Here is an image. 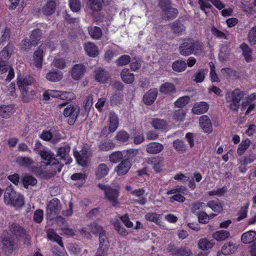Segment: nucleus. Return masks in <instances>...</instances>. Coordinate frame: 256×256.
I'll list each match as a JSON object with an SVG mask.
<instances>
[{
	"instance_id": "c9c22d12",
	"label": "nucleus",
	"mask_w": 256,
	"mask_h": 256,
	"mask_svg": "<svg viewBox=\"0 0 256 256\" xmlns=\"http://www.w3.org/2000/svg\"><path fill=\"white\" fill-rule=\"evenodd\" d=\"M122 80L126 84H132L134 80V74L129 72L128 68H124L120 74Z\"/></svg>"
},
{
	"instance_id": "052dcab7",
	"label": "nucleus",
	"mask_w": 256,
	"mask_h": 256,
	"mask_svg": "<svg viewBox=\"0 0 256 256\" xmlns=\"http://www.w3.org/2000/svg\"><path fill=\"white\" fill-rule=\"evenodd\" d=\"M130 60V57L128 55L124 54L116 60V63L118 66H124L128 64Z\"/></svg>"
},
{
	"instance_id": "4be33fe9",
	"label": "nucleus",
	"mask_w": 256,
	"mask_h": 256,
	"mask_svg": "<svg viewBox=\"0 0 256 256\" xmlns=\"http://www.w3.org/2000/svg\"><path fill=\"white\" fill-rule=\"evenodd\" d=\"M56 3L54 0H50L47 2L41 8L40 12L46 16L53 14L56 10Z\"/></svg>"
},
{
	"instance_id": "393cba45",
	"label": "nucleus",
	"mask_w": 256,
	"mask_h": 256,
	"mask_svg": "<svg viewBox=\"0 0 256 256\" xmlns=\"http://www.w3.org/2000/svg\"><path fill=\"white\" fill-rule=\"evenodd\" d=\"M172 145L175 150L179 154L186 152L188 146L186 142L178 138L172 142Z\"/></svg>"
},
{
	"instance_id": "7c9ffc66",
	"label": "nucleus",
	"mask_w": 256,
	"mask_h": 256,
	"mask_svg": "<svg viewBox=\"0 0 256 256\" xmlns=\"http://www.w3.org/2000/svg\"><path fill=\"white\" fill-rule=\"evenodd\" d=\"M46 78L49 81L56 82L62 78V72L56 70L50 71L46 75Z\"/></svg>"
},
{
	"instance_id": "603ef678",
	"label": "nucleus",
	"mask_w": 256,
	"mask_h": 256,
	"mask_svg": "<svg viewBox=\"0 0 256 256\" xmlns=\"http://www.w3.org/2000/svg\"><path fill=\"white\" fill-rule=\"evenodd\" d=\"M123 100V95L120 92H116L110 99V103L112 106H116L122 103Z\"/></svg>"
},
{
	"instance_id": "37998d69",
	"label": "nucleus",
	"mask_w": 256,
	"mask_h": 256,
	"mask_svg": "<svg viewBox=\"0 0 256 256\" xmlns=\"http://www.w3.org/2000/svg\"><path fill=\"white\" fill-rule=\"evenodd\" d=\"M114 146V143L111 140H106L100 143L98 148L101 151H108L112 150Z\"/></svg>"
},
{
	"instance_id": "1a4fd4ad",
	"label": "nucleus",
	"mask_w": 256,
	"mask_h": 256,
	"mask_svg": "<svg viewBox=\"0 0 256 256\" xmlns=\"http://www.w3.org/2000/svg\"><path fill=\"white\" fill-rule=\"evenodd\" d=\"M8 230L11 234L18 239L20 240L24 236H26L25 229L18 223L9 222Z\"/></svg>"
},
{
	"instance_id": "6ab92c4d",
	"label": "nucleus",
	"mask_w": 256,
	"mask_h": 256,
	"mask_svg": "<svg viewBox=\"0 0 256 256\" xmlns=\"http://www.w3.org/2000/svg\"><path fill=\"white\" fill-rule=\"evenodd\" d=\"M208 108L209 105L207 102H200L194 104L192 110L194 114L200 115L206 112Z\"/></svg>"
},
{
	"instance_id": "de8ad7c7",
	"label": "nucleus",
	"mask_w": 256,
	"mask_h": 256,
	"mask_svg": "<svg viewBox=\"0 0 256 256\" xmlns=\"http://www.w3.org/2000/svg\"><path fill=\"white\" fill-rule=\"evenodd\" d=\"M230 236V232L227 230H224L216 232L212 234V237L218 241L224 240Z\"/></svg>"
},
{
	"instance_id": "5fc2aeb1",
	"label": "nucleus",
	"mask_w": 256,
	"mask_h": 256,
	"mask_svg": "<svg viewBox=\"0 0 256 256\" xmlns=\"http://www.w3.org/2000/svg\"><path fill=\"white\" fill-rule=\"evenodd\" d=\"M206 206V204L202 202L194 203L192 204L191 208L192 212L198 216L200 214L203 209Z\"/></svg>"
},
{
	"instance_id": "a878e982",
	"label": "nucleus",
	"mask_w": 256,
	"mask_h": 256,
	"mask_svg": "<svg viewBox=\"0 0 256 256\" xmlns=\"http://www.w3.org/2000/svg\"><path fill=\"white\" fill-rule=\"evenodd\" d=\"M236 250V246L232 242H226L222 246L221 252H218L216 256H220V254L226 256L229 255L233 252Z\"/></svg>"
},
{
	"instance_id": "58836bf2",
	"label": "nucleus",
	"mask_w": 256,
	"mask_h": 256,
	"mask_svg": "<svg viewBox=\"0 0 256 256\" xmlns=\"http://www.w3.org/2000/svg\"><path fill=\"white\" fill-rule=\"evenodd\" d=\"M10 36V29L6 26L2 28L0 26V45L8 41Z\"/></svg>"
},
{
	"instance_id": "f8f14e48",
	"label": "nucleus",
	"mask_w": 256,
	"mask_h": 256,
	"mask_svg": "<svg viewBox=\"0 0 256 256\" xmlns=\"http://www.w3.org/2000/svg\"><path fill=\"white\" fill-rule=\"evenodd\" d=\"M17 84L21 92V97L24 102H28L34 98L35 92L30 88L24 87L20 82H17Z\"/></svg>"
},
{
	"instance_id": "79ce46f5",
	"label": "nucleus",
	"mask_w": 256,
	"mask_h": 256,
	"mask_svg": "<svg viewBox=\"0 0 256 256\" xmlns=\"http://www.w3.org/2000/svg\"><path fill=\"white\" fill-rule=\"evenodd\" d=\"M95 78L98 82L104 83L108 78V73L102 69H98L94 72Z\"/></svg>"
},
{
	"instance_id": "b1692460",
	"label": "nucleus",
	"mask_w": 256,
	"mask_h": 256,
	"mask_svg": "<svg viewBox=\"0 0 256 256\" xmlns=\"http://www.w3.org/2000/svg\"><path fill=\"white\" fill-rule=\"evenodd\" d=\"M157 96V90L151 89L144 96L143 101L145 104L150 105L154 102Z\"/></svg>"
},
{
	"instance_id": "c03bdc74",
	"label": "nucleus",
	"mask_w": 256,
	"mask_h": 256,
	"mask_svg": "<svg viewBox=\"0 0 256 256\" xmlns=\"http://www.w3.org/2000/svg\"><path fill=\"white\" fill-rule=\"evenodd\" d=\"M172 68L176 72H184L186 68V63L182 60H176L173 62Z\"/></svg>"
},
{
	"instance_id": "5701e85b",
	"label": "nucleus",
	"mask_w": 256,
	"mask_h": 256,
	"mask_svg": "<svg viewBox=\"0 0 256 256\" xmlns=\"http://www.w3.org/2000/svg\"><path fill=\"white\" fill-rule=\"evenodd\" d=\"M86 70V67L82 64L74 66L72 71V76L74 80H78L82 78Z\"/></svg>"
},
{
	"instance_id": "f257e3e1",
	"label": "nucleus",
	"mask_w": 256,
	"mask_h": 256,
	"mask_svg": "<svg viewBox=\"0 0 256 256\" xmlns=\"http://www.w3.org/2000/svg\"><path fill=\"white\" fill-rule=\"evenodd\" d=\"M34 150L44 160L43 163L45 166H50L52 168V172L48 174H46V177L51 178L58 172H60L64 164L59 162L58 159L54 156L52 152L43 146L39 141L36 142Z\"/></svg>"
},
{
	"instance_id": "a18cd8bd",
	"label": "nucleus",
	"mask_w": 256,
	"mask_h": 256,
	"mask_svg": "<svg viewBox=\"0 0 256 256\" xmlns=\"http://www.w3.org/2000/svg\"><path fill=\"white\" fill-rule=\"evenodd\" d=\"M214 244V240H208L206 238H202L199 240L198 245L200 249L208 250L212 248Z\"/></svg>"
},
{
	"instance_id": "c756f323",
	"label": "nucleus",
	"mask_w": 256,
	"mask_h": 256,
	"mask_svg": "<svg viewBox=\"0 0 256 256\" xmlns=\"http://www.w3.org/2000/svg\"><path fill=\"white\" fill-rule=\"evenodd\" d=\"M14 112V108L12 105H2L0 106V116L3 118H9Z\"/></svg>"
},
{
	"instance_id": "dca6fc26",
	"label": "nucleus",
	"mask_w": 256,
	"mask_h": 256,
	"mask_svg": "<svg viewBox=\"0 0 256 256\" xmlns=\"http://www.w3.org/2000/svg\"><path fill=\"white\" fill-rule=\"evenodd\" d=\"M168 250L174 256H190L192 254V251L186 248H177L169 245Z\"/></svg>"
},
{
	"instance_id": "39448f33",
	"label": "nucleus",
	"mask_w": 256,
	"mask_h": 256,
	"mask_svg": "<svg viewBox=\"0 0 256 256\" xmlns=\"http://www.w3.org/2000/svg\"><path fill=\"white\" fill-rule=\"evenodd\" d=\"M98 187L104 191L106 198L112 203V206H116L118 204V198L119 196V192L117 189L101 184H98Z\"/></svg>"
},
{
	"instance_id": "338daca9",
	"label": "nucleus",
	"mask_w": 256,
	"mask_h": 256,
	"mask_svg": "<svg viewBox=\"0 0 256 256\" xmlns=\"http://www.w3.org/2000/svg\"><path fill=\"white\" fill-rule=\"evenodd\" d=\"M190 100L188 96L180 97L175 102V105L176 107L182 108L188 103Z\"/></svg>"
},
{
	"instance_id": "13d9d810",
	"label": "nucleus",
	"mask_w": 256,
	"mask_h": 256,
	"mask_svg": "<svg viewBox=\"0 0 256 256\" xmlns=\"http://www.w3.org/2000/svg\"><path fill=\"white\" fill-rule=\"evenodd\" d=\"M248 40L251 45L256 44V25L254 26L248 32Z\"/></svg>"
},
{
	"instance_id": "774afa93",
	"label": "nucleus",
	"mask_w": 256,
	"mask_h": 256,
	"mask_svg": "<svg viewBox=\"0 0 256 256\" xmlns=\"http://www.w3.org/2000/svg\"><path fill=\"white\" fill-rule=\"evenodd\" d=\"M69 4L73 12H78L80 10L81 2L80 0H70Z\"/></svg>"
},
{
	"instance_id": "3c124183",
	"label": "nucleus",
	"mask_w": 256,
	"mask_h": 256,
	"mask_svg": "<svg viewBox=\"0 0 256 256\" xmlns=\"http://www.w3.org/2000/svg\"><path fill=\"white\" fill-rule=\"evenodd\" d=\"M42 31L40 30H35L32 32L30 36V39L32 41V46L37 45L42 38Z\"/></svg>"
},
{
	"instance_id": "a19ab883",
	"label": "nucleus",
	"mask_w": 256,
	"mask_h": 256,
	"mask_svg": "<svg viewBox=\"0 0 256 256\" xmlns=\"http://www.w3.org/2000/svg\"><path fill=\"white\" fill-rule=\"evenodd\" d=\"M114 138L116 141L124 143L128 140L130 134L124 130H120L116 133Z\"/></svg>"
},
{
	"instance_id": "f03ea898",
	"label": "nucleus",
	"mask_w": 256,
	"mask_h": 256,
	"mask_svg": "<svg viewBox=\"0 0 256 256\" xmlns=\"http://www.w3.org/2000/svg\"><path fill=\"white\" fill-rule=\"evenodd\" d=\"M204 50V46L202 42L190 38L184 40L179 46L180 53L185 56H188L192 53L195 55H200Z\"/></svg>"
},
{
	"instance_id": "0eeeda50",
	"label": "nucleus",
	"mask_w": 256,
	"mask_h": 256,
	"mask_svg": "<svg viewBox=\"0 0 256 256\" xmlns=\"http://www.w3.org/2000/svg\"><path fill=\"white\" fill-rule=\"evenodd\" d=\"M14 240L6 231L0 237V246L6 253L11 254L14 249Z\"/></svg>"
},
{
	"instance_id": "f3484780",
	"label": "nucleus",
	"mask_w": 256,
	"mask_h": 256,
	"mask_svg": "<svg viewBox=\"0 0 256 256\" xmlns=\"http://www.w3.org/2000/svg\"><path fill=\"white\" fill-rule=\"evenodd\" d=\"M162 18L165 20H170L175 18L178 14V10L172 6L166 8L162 10Z\"/></svg>"
},
{
	"instance_id": "7ed1b4c3",
	"label": "nucleus",
	"mask_w": 256,
	"mask_h": 256,
	"mask_svg": "<svg viewBox=\"0 0 256 256\" xmlns=\"http://www.w3.org/2000/svg\"><path fill=\"white\" fill-rule=\"evenodd\" d=\"M4 200L6 204L14 207H22L24 203L22 196L14 191L11 184L6 189Z\"/></svg>"
},
{
	"instance_id": "bb28decb",
	"label": "nucleus",
	"mask_w": 256,
	"mask_h": 256,
	"mask_svg": "<svg viewBox=\"0 0 256 256\" xmlns=\"http://www.w3.org/2000/svg\"><path fill=\"white\" fill-rule=\"evenodd\" d=\"M170 26L173 32L178 35L181 34L186 30V27L180 20H176L175 22L170 23Z\"/></svg>"
},
{
	"instance_id": "412c9836",
	"label": "nucleus",
	"mask_w": 256,
	"mask_h": 256,
	"mask_svg": "<svg viewBox=\"0 0 256 256\" xmlns=\"http://www.w3.org/2000/svg\"><path fill=\"white\" fill-rule=\"evenodd\" d=\"M200 126L206 132L210 133L212 130V126L209 117L206 115H203L199 119Z\"/></svg>"
},
{
	"instance_id": "4468645a",
	"label": "nucleus",
	"mask_w": 256,
	"mask_h": 256,
	"mask_svg": "<svg viewBox=\"0 0 256 256\" xmlns=\"http://www.w3.org/2000/svg\"><path fill=\"white\" fill-rule=\"evenodd\" d=\"M108 122L109 132L111 133L114 132L119 125V118L117 114L113 112H110L108 115Z\"/></svg>"
},
{
	"instance_id": "6e6d98bb",
	"label": "nucleus",
	"mask_w": 256,
	"mask_h": 256,
	"mask_svg": "<svg viewBox=\"0 0 256 256\" xmlns=\"http://www.w3.org/2000/svg\"><path fill=\"white\" fill-rule=\"evenodd\" d=\"M250 140L248 138L242 140L239 144L237 150L238 154L240 156H241L244 152L250 146Z\"/></svg>"
},
{
	"instance_id": "0e129e2a",
	"label": "nucleus",
	"mask_w": 256,
	"mask_h": 256,
	"mask_svg": "<svg viewBox=\"0 0 256 256\" xmlns=\"http://www.w3.org/2000/svg\"><path fill=\"white\" fill-rule=\"evenodd\" d=\"M206 71L204 70H200L194 75V80L196 82H201L204 78Z\"/></svg>"
},
{
	"instance_id": "69168bd1",
	"label": "nucleus",
	"mask_w": 256,
	"mask_h": 256,
	"mask_svg": "<svg viewBox=\"0 0 256 256\" xmlns=\"http://www.w3.org/2000/svg\"><path fill=\"white\" fill-rule=\"evenodd\" d=\"M123 158V154L121 152H116L110 156V160L114 163L119 162Z\"/></svg>"
},
{
	"instance_id": "e433bc0d",
	"label": "nucleus",
	"mask_w": 256,
	"mask_h": 256,
	"mask_svg": "<svg viewBox=\"0 0 256 256\" xmlns=\"http://www.w3.org/2000/svg\"><path fill=\"white\" fill-rule=\"evenodd\" d=\"M206 206L210 208L214 212L218 213H220L223 210L222 204L218 200L208 202L206 204Z\"/></svg>"
},
{
	"instance_id": "20e7f679",
	"label": "nucleus",
	"mask_w": 256,
	"mask_h": 256,
	"mask_svg": "<svg viewBox=\"0 0 256 256\" xmlns=\"http://www.w3.org/2000/svg\"><path fill=\"white\" fill-rule=\"evenodd\" d=\"M244 96V92L238 88L235 89L232 92L228 93L226 100L227 102H230V108L233 111L237 110L240 108V100Z\"/></svg>"
},
{
	"instance_id": "cd10ccee",
	"label": "nucleus",
	"mask_w": 256,
	"mask_h": 256,
	"mask_svg": "<svg viewBox=\"0 0 256 256\" xmlns=\"http://www.w3.org/2000/svg\"><path fill=\"white\" fill-rule=\"evenodd\" d=\"M84 48L86 53L90 57H96L98 54V47L92 42L86 43L84 44Z\"/></svg>"
},
{
	"instance_id": "9d476101",
	"label": "nucleus",
	"mask_w": 256,
	"mask_h": 256,
	"mask_svg": "<svg viewBox=\"0 0 256 256\" xmlns=\"http://www.w3.org/2000/svg\"><path fill=\"white\" fill-rule=\"evenodd\" d=\"M74 154L77 162L82 166H86L90 156V151L86 148H83L79 152H74Z\"/></svg>"
},
{
	"instance_id": "09e8293b",
	"label": "nucleus",
	"mask_w": 256,
	"mask_h": 256,
	"mask_svg": "<svg viewBox=\"0 0 256 256\" xmlns=\"http://www.w3.org/2000/svg\"><path fill=\"white\" fill-rule=\"evenodd\" d=\"M48 238L51 240L56 242L62 247L64 246L62 241V238L53 230H48L47 231Z\"/></svg>"
},
{
	"instance_id": "680f3d73",
	"label": "nucleus",
	"mask_w": 256,
	"mask_h": 256,
	"mask_svg": "<svg viewBox=\"0 0 256 256\" xmlns=\"http://www.w3.org/2000/svg\"><path fill=\"white\" fill-rule=\"evenodd\" d=\"M88 226L91 232L94 235L99 234L104 230L96 222L91 223L88 225Z\"/></svg>"
},
{
	"instance_id": "c85d7f7f",
	"label": "nucleus",
	"mask_w": 256,
	"mask_h": 256,
	"mask_svg": "<svg viewBox=\"0 0 256 256\" xmlns=\"http://www.w3.org/2000/svg\"><path fill=\"white\" fill-rule=\"evenodd\" d=\"M160 91L162 94L172 95L176 92V88L173 84L165 82L160 86Z\"/></svg>"
},
{
	"instance_id": "4d7b16f0",
	"label": "nucleus",
	"mask_w": 256,
	"mask_h": 256,
	"mask_svg": "<svg viewBox=\"0 0 256 256\" xmlns=\"http://www.w3.org/2000/svg\"><path fill=\"white\" fill-rule=\"evenodd\" d=\"M88 33L93 38L96 40L99 39L102 35L101 29L98 26H94L89 28Z\"/></svg>"
},
{
	"instance_id": "ea45409f",
	"label": "nucleus",
	"mask_w": 256,
	"mask_h": 256,
	"mask_svg": "<svg viewBox=\"0 0 256 256\" xmlns=\"http://www.w3.org/2000/svg\"><path fill=\"white\" fill-rule=\"evenodd\" d=\"M144 193L145 190L144 188L135 190L132 192V194L133 195H134L138 198V199L136 200V202L142 205H144L146 202V198L142 196Z\"/></svg>"
},
{
	"instance_id": "423d86ee",
	"label": "nucleus",
	"mask_w": 256,
	"mask_h": 256,
	"mask_svg": "<svg viewBox=\"0 0 256 256\" xmlns=\"http://www.w3.org/2000/svg\"><path fill=\"white\" fill-rule=\"evenodd\" d=\"M62 208L61 203L59 200L54 198L47 205L46 216L50 220H53L58 214Z\"/></svg>"
},
{
	"instance_id": "8fccbe9b",
	"label": "nucleus",
	"mask_w": 256,
	"mask_h": 256,
	"mask_svg": "<svg viewBox=\"0 0 256 256\" xmlns=\"http://www.w3.org/2000/svg\"><path fill=\"white\" fill-rule=\"evenodd\" d=\"M22 182L25 188H28L29 186H34L37 184V180L30 175H26L23 177Z\"/></svg>"
},
{
	"instance_id": "473e14b6",
	"label": "nucleus",
	"mask_w": 256,
	"mask_h": 256,
	"mask_svg": "<svg viewBox=\"0 0 256 256\" xmlns=\"http://www.w3.org/2000/svg\"><path fill=\"white\" fill-rule=\"evenodd\" d=\"M242 242L244 244H250L256 240V232L254 231H248L242 236Z\"/></svg>"
},
{
	"instance_id": "72a5a7b5",
	"label": "nucleus",
	"mask_w": 256,
	"mask_h": 256,
	"mask_svg": "<svg viewBox=\"0 0 256 256\" xmlns=\"http://www.w3.org/2000/svg\"><path fill=\"white\" fill-rule=\"evenodd\" d=\"M86 6L92 11H100L102 8L101 0H87Z\"/></svg>"
},
{
	"instance_id": "f704fd0d",
	"label": "nucleus",
	"mask_w": 256,
	"mask_h": 256,
	"mask_svg": "<svg viewBox=\"0 0 256 256\" xmlns=\"http://www.w3.org/2000/svg\"><path fill=\"white\" fill-rule=\"evenodd\" d=\"M151 124L152 126L157 130H162L168 128V124L164 120L154 118Z\"/></svg>"
},
{
	"instance_id": "2eb2a0df",
	"label": "nucleus",
	"mask_w": 256,
	"mask_h": 256,
	"mask_svg": "<svg viewBox=\"0 0 256 256\" xmlns=\"http://www.w3.org/2000/svg\"><path fill=\"white\" fill-rule=\"evenodd\" d=\"M43 48L42 46H40L33 54V62L32 64L38 68H41L42 66L44 56Z\"/></svg>"
},
{
	"instance_id": "6e6552de",
	"label": "nucleus",
	"mask_w": 256,
	"mask_h": 256,
	"mask_svg": "<svg viewBox=\"0 0 256 256\" xmlns=\"http://www.w3.org/2000/svg\"><path fill=\"white\" fill-rule=\"evenodd\" d=\"M80 108L74 106L72 104H69L64 110V115L66 117H68V120L70 125H73L80 112Z\"/></svg>"
},
{
	"instance_id": "a211bd4d",
	"label": "nucleus",
	"mask_w": 256,
	"mask_h": 256,
	"mask_svg": "<svg viewBox=\"0 0 256 256\" xmlns=\"http://www.w3.org/2000/svg\"><path fill=\"white\" fill-rule=\"evenodd\" d=\"M164 150V145L158 142H151L147 144L146 152L150 154H156Z\"/></svg>"
},
{
	"instance_id": "e2e57ef3",
	"label": "nucleus",
	"mask_w": 256,
	"mask_h": 256,
	"mask_svg": "<svg viewBox=\"0 0 256 256\" xmlns=\"http://www.w3.org/2000/svg\"><path fill=\"white\" fill-rule=\"evenodd\" d=\"M212 34L218 38H224L228 40V34L224 33L220 30L212 26L211 28Z\"/></svg>"
},
{
	"instance_id": "864d4df0",
	"label": "nucleus",
	"mask_w": 256,
	"mask_h": 256,
	"mask_svg": "<svg viewBox=\"0 0 256 256\" xmlns=\"http://www.w3.org/2000/svg\"><path fill=\"white\" fill-rule=\"evenodd\" d=\"M256 159V154L252 151L247 156H242L240 160V164L242 165L246 166L252 162Z\"/></svg>"
},
{
	"instance_id": "9b49d317",
	"label": "nucleus",
	"mask_w": 256,
	"mask_h": 256,
	"mask_svg": "<svg viewBox=\"0 0 256 256\" xmlns=\"http://www.w3.org/2000/svg\"><path fill=\"white\" fill-rule=\"evenodd\" d=\"M70 148L68 144H64L63 146L59 148L58 150L57 156L58 157V159L60 160H62L64 162L65 164H68L70 162V158L69 157V152L70 151ZM59 162L60 161L58 160ZM60 162L64 165V163Z\"/></svg>"
},
{
	"instance_id": "2f4dec72",
	"label": "nucleus",
	"mask_w": 256,
	"mask_h": 256,
	"mask_svg": "<svg viewBox=\"0 0 256 256\" xmlns=\"http://www.w3.org/2000/svg\"><path fill=\"white\" fill-rule=\"evenodd\" d=\"M109 171V168L105 164H100L96 170V176L98 179L106 176Z\"/></svg>"
},
{
	"instance_id": "4c0bfd02",
	"label": "nucleus",
	"mask_w": 256,
	"mask_h": 256,
	"mask_svg": "<svg viewBox=\"0 0 256 256\" xmlns=\"http://www.w3.org/2000/svg\"><path fill=\"white\" fill-rule=\"evenodd\" d=\"M240 48L242 50V55L244 57L246 60L247 62H251L252 60V52L248 45L245 43H242L240 44Z\"/></svg>"
},
{
	"instance_id": "bf43d9fd",
	"label": "nucleus",
	"mask_w": 256,
	"mask_h": 256,
	"mask_svg": "<svg viewBox=\"0 0 256 256\" xmlns=\"http://www.w3.org/2000/svg\"><path fill=\"white\" fill-rule=\"evenodd\" d=\"M99 248H104V246H106V248H108V242L107 236H106V232L105 230H104L103 232H101L99 234Z\"/></svg>"
},
{
	"instance_id": "aec40b11",
	"label": "nucleus",
	"mask_w": 256,
	"mask_h": 256,
	"mask_svg": "<svg viewBox=\"0 0 256 256\" xmlns=\"http://www.w3.org/2000/svg\"><path fill=\"white\" fill-rule=\"evenodd\" d=\"M132 164L130 162L129 156L123 160L115 168L118 175H124L126 174L130 168Z\"/></svg>"
},
{
	"instance_id": "49530a36",
	"label": "nucleus",
	"mask_w": 256,
	"mask_h": 256,
	"mask_svg": "<svg viewBox=\"0 0 256 256\" xmlns=\"http://www.w3.org/2000/svg\"><path fill=\"white\" fill-rule=\"evenodd\" d=\"M16 162L22 166L28 167L34 163L33 160L28 156H18L16 158Z\"/></svg>"
},
{
	"instance_id": "ddd939ff",
	"label": "nucleus",
	"mask_w": 256,
	"mask_h": 256,
	"mask_svg": "<svg viewBox=\"0 0 256 256\" xmlns=\"http://www.w3.org/2000/svg\"><path fill=\"white\" fill-rule=\"evenodd\" d=\"M8 71V74L6 76V80L10 81L14 76V69L10 66L8 62L0 58V74H2Z\"/></svg>"
}]
</instances>
